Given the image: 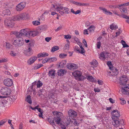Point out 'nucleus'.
<instances>
[{"label":"nucleus","mask_w":129,"mask_h":129,"mask_svg":"<svg viewBox=\"0 0 129 129\" xmlns=\"http://www.w3.org/2000/svg\"><path fill=\"white\" fill-rule=\"evenodd\" d=\"M26 4L25 2H21L18 4L16 6V9L17 11L22 10L25 7Z\"/></svg>","instance_id":"obj_11"},{"label":"nucleus","mask_w":129,"mask_h":129,"mask_svg":"<svg viewBox=\"0 0 129 129\" xmlns=\"http://www.w3.org/2000/svg\"><path fill=\"white\" fill-rule=\"evenodd\" d=\"M69 47V44H67L65 45V46L64 47V48L65 49L68 50Z\"/></svg>","instance_id":"obj_60"},{"label":"nucleus","mask_w":129,"mask_h":129,"mask_svg":"<svg viewBox=\"0 0 129 129\" xmlns=\"http://www.w3.org/2000/svg\"><path fill=\"white\" fill-rule=\"evenodd\" d=\"M20 32L23 36H26V37H28V35L27 33L28 31H27V29H25L21 30Z\"/></svg>","instance_id":"obj_23"},{"label":"nucleus","mask_w":129,"mask_h":129,"mask_svg":"<svg viewBox=\"0 0 129 129\" xmlns=\"http://www.w3.org/2000/svg\"><path fill=\"white\" fill-rule=\"evenodd\" d=\"M74 40L76 41V42H78L80 43H81L80 41H79V39L76 36H74L73 37Z\"/></svg>","instance_id":"obj_57"},{"label":"nucleus","mask_w":129,"mask_h":129,"mask_svg":"<svg viewBox=\"0 0 129 129\" xmlns=\"http://www.w3.org/2000/svg\"><path fill=\"white\" fill-rule=\"evenodd\" d=\"M119 31H118L116 33V37H117L119 35L122 33V31L120 29H119Z\"/></svg>","instance_id":"obj_51"},{"label":"nucleus","mask_w":129,"mask_h":129,"mask_svg":"<svg viewBox=\"0 0 129 129\" xmlns=\"http://www.w3.org/2000/svg\"><path fill=\"white\" fill-rule=\"evenodd\" d=\"M66 67L68 69L71 70H73L78 68V66L77 64L71 63H68Z\"/></svg>","instance_id":"obj_9"},{"label":"nucleus","mask_w":129,"mask_h":129,"mask_svg":"<svg viewBox=\"0 0 129 129\" xmlns=\"http://www.w3.org/2000/svg\"><path fill=\"white\" fill-rule=\"evenodd\" d=\"M120 103L122 105H124L126 104V101L124 100V99L122 98H120Z\"/></svg>","instance_id":"obj_44"},{"label":"nucleus","mask_w":129,"mask_h":129,"mask_svg":"<svg viewBox=\"0 0 129 129\" xmlns=\"http://www.w3.org/2000/svg\"><path fill=\"white\" fill-rule=\"evenodd\" d=\"M55 9L62 15H63L64 13L68 14L69 13V9L66 7H57L55 8Z\"/></svg>","instance_id":"obj_2"},{"label":"nucleus","mask_w":129,"mask_h":129,"mask_svg":"<svg viewBox=\"0 0 129 129\" xmlns=\"http://www.w3.org/2000/svg\"><path fill=\"white\" fill-rule=\"evenodd\" d=\"M110 28L112 30H115L118 28V26L117 25L112 24L110 25Z\"/></svg>","instance_id":"obj_32"},{"label":"nucleus","mask_w":129,"mask_h":129,"mask_svg":"<svg viewBox=\"0 0 129 129\" xmlns=\"http://www.w3.org/2000/svg\"><path fill=\"white\" fill-rule=\"evenodd\" d=\"M15 35L17 38H21V37L23 36L20 31L19 32H16L15 33Z\"/></svg>","instance_id":"obj_34"},{"label":"nucleus","mask_w":129,"mask_h":129,"mask_svg":"<svg viewBox=\"0 0 129 129\" xmlns=\"http://www.w3.org/2000/svg\"><path fill=\"white\" fill-rule=\"evenodd\" d=\"M7 61V59L6 58H1L0 59V63H4Z\"/></svg>","instance_id":"obj_45"},{"label":"nucleus","mask_w":129,"mask_h":129,"mask_svg":"<svg viewBox=\"0 0 129 129\" xmlns=\"http://www.w3.org/2000/svg\"><path fill=\"white\" fill-rule=\"evenodd\" d=\"M15 17V18H13V19L16 21L25 20L28 18V15L26 13H22Z\"/></svg>","instance_id":"obj_3"},{"label":"nucleus","mask_w":129,"mask_h":129,"mask_svg":"<svg viewBox=\"0 0 129 129\" xmlns=\"http://www.w3.org/2000/svg\"><path fill=\"white\" fill-rule=\"evenodd\" d=\"M63 26L62 25H60L59 27H58L57 29H56L55 30L56 31H57L60 30H61L63 28Z\"/></svg>","instance_id":"obj_50"},{"label":"nucleus","mask_w":129,"mask_h":129,"mask_svg":"<svg viewBox=\"0 0 129 129\" xmlns=\"http://www.w3.org/2000/svg\"><path fill=\"white\" fill-rule=\"evenodd\" d=\"M114 121V123L115 124H113L114 126L115 127H117L118 126L120 125V122L119 120L117 119H115L114 120H113Z\"/></svg>","instance_id":"obj_33"},{"label":"nucleus","mask_w":129,"mask_h":129,"mask_svg":"<svg viewBox=\"0 0 129 129\" xmlns=\"http://www.w3.org/2000/svg\"><path fill=\"white\" fill-rule=\"evenodd\" d=\"M69 116L72 118H75L77 115V112L72 110H70L68 112Z\"/></svg>","instance_id":"obj_14"},{"label":"nucleus","mask_w":129,"mask_h":129,"mask_svg":"<svg viewBox=\"0 0 129 129\" xmlns=\"http://www.w3.org/2000/svg\"><path fill=\"white\" fill-rule=\"evenodd\" d=\"M24 43V41L22 38H17L14 40L13 45L16 47H20L22 46Z\"/></svg>","instance_id":"obj_4"},{"label":"nucleus","mask_w":129,"mask_h":129,"mask_svg":"<svg viewBox=\"0 0 129 129\" xmlns=\"http://www.w3.org/2000/svg\"><path fill=\"white\" fill-rule=\"evenodd\" d=\"M95 28V27L93 25H92L90 26L88 29L89 30L90 32L93 31Z\"/></svg>","instance_id":"obj_38"},{"label":"nucleus","mask_w":129,"mask_h":129,"mask_svg":"<svg viewBox=\"0 0 129 129\" xmlns=\"http://www.w3.org/2000/svg\"><path fill=\"white\" fill-rule=\"evenodd\" d=\"M128 79L126 76L123 75L120 78L119 83L121 85L125 86L121 88L122 93L124 94H129V91L128 92V90L129 89V83L127 82Z\"/></svg>","instance_id":"obj_1"},{"label":"nucleus","mask_w":129,"mask_h":129,"mask_svg":"<svg viewBox=\"0 0 129 129\" xmlns=\"http://www.w3.org/2000/svg\"><path fill=\"white\" fill-rule=\"evenodd\" d=\"M109 53L106 51H103L101 52L99 57L101 60H105V59L108 58Z\"/></svg>","instance_id":"obj_13"},{"label":"nucleus","mask_w":129,"mask_h":129,"mask_svg":"<svg viewBox=\"0 0 129 129\" xmlns=\"http://www.w3.org/2000/svg\"><path fill=\"white\" fill-rule=\"evenodd\" d=\"M126 3L123 4H122L119 5L118 6H119L118 8H121L122 7H123V6H126Z\"/></svg>","instance_id":"obj_62"},{"label":"nucleus","mask_w":129,"mask_h":129,"mask_svg":"<svg viewBox=\"0 0 129 129\" xmlns=\"http://www.w3.org/2000/svg\"><path fill=\"white\" fill-rule=\"evenodd\" d=\"M0 106L2 107H6V108L9 107V105L6 100V99H2L0 101Z\"/></svg>","instance_id":"obj_12"},{"label":"nucleus","mask_w":129,"mask_h":129,"mask_svg":"<svg viewBox=\"0 0 129 129\" xmlns=\"http://www.w3.org/2000/svg\"><path fill=\"white\" fill-rule=\"evenodd\" d=\"M43 66V64H37V66H36L34 67V69H37L42 67Z\"/></svg>","instance_id":"obj_47"},{"label":"nucleus","mask_w":129,"mask_h":129,"mask_svg":"<svg viewBox=\"0 0 129 129\" xmlns=\"http://www.w3.org/2000/svg\"><path fill=\"white\" fill-rule=\"evenodd\" d=\"M123 18L126 19H129V16H127L126 15H125L124 14H122L121 16Z\"/></svg>","instance_id":"obj_56"},{"label":"nucleus","mask_w":129,"mask_h":129,"mask_svg":"<svg viewBox=\"0 0 129 129\" xmlns=\"http://www.w3.org/2000/svg\"><path fill=\"white\" fill-rule=\"evenodd\" d=\"M6 46L7 49H10L11 47V45L9 43L6 42Z\"/></svg>","instance_id":"obj_54"},{"label":"nucleus","mask_w":129,"mask_h":129,"mask_svg":"<svg viewBox=\"0 0 129 129\" xmlns=\"http://www.w3.org/2000/svg\"><path fill=\"white\" fill-rule=\"evenodd\" d=\"M100 8L101 10H103V13L106 14L108 15H111L112 14L111 12L107 10L105 8L100 7Z\"/></svg>","instance_id":"obj_24"},{"label":"nucleus","mask_w":129,"mask_h":129,"mask_svg":"<svg viewBox=\"0 0 129 129\" xmlns=\"http://www.w3.org/2000/svg\"><path fill=\"white\" fill-rule=\"evenodd\" d=\"M87 79L88 80L92 82H95L96 81V80L92 76H88Z\"/></svg>","instance_id":"obj_29"},{"label":"nucleus","mask_w":129,"mask_h":129,"mask_svg":"<svg viewBox=\"0 0 129 129\" xmlns=\"http://www.w3.org/2000/svg\"><path fill=\"white\" fill-rule=\"evenodd\" d=\"M85 76H81H81H80L79 77V79L81 81L85 79Z\"/></svg>","instance_id":"obj_61"},{"label":"nucleus","mask_w":129,"mask_h":129,"mask_svg":"<svg viewBox=\"0 0 129 129\" xmlns=\"http://www.w3.org/2000/svg\"><path fill=\"white\" fill-rule=\"evenodd\" d=\"M75 49L77 52L78 53H81L80 52V48L78 47L77 46H76L75 47Z\"/></svg>","instance_id":"obj_49"},{"label":"nucleus","mask_w":129,"mask_h":129,"mask_svg":"<svg viewBox=\"0 0 129 129\" xmlns=\"http://www.w3.org/2000/svg\"><path fill=\"white\" fill-rule=\"evenodd\" d=\"M38 31L36 30H32L28 31V37H34L37 36L38 33Z\"/></svg>","instance_id":"obj_15"},{"label":"nucleus","mask_w":129,"mask_h":129,"mask_svg":"<svg viewBox=\"0 0 129 129\" xmlns=\"http://www.w3.org/2000/svg\"><path fill=\"white\" fill-rule=\"evenodd\" d=\"M43 83L41 81L39 80L37 82V87L39 88L42 86L43 85Z\"/></svg>","instance_id":"obj_40"},{"label":"nucleus","mask_w":129,"mask_h":129,"mask_svg":"<svg viewBox=\"0 0 129 129\" xmlns=\"http://www.w3.org/2000/svg\"><path fill=\"white\" fill-rule=\"evenodd\" d=\"M91 65L93 66L94 67H96L98 64V62L95 59H94L93 61L90 62Z\"/></svg>","instance_id":"obj_36"},{"label":"nucleus","mask_w":129,"mask_h":129,"mask_svg":"<svg viewBox=\"0 0 129 129\" xmlns=\"http://www.w3.org/2000/svg\"><path fill=\"white\" fill-rule=\"evenodd\" d=\"M24 54L26 55L29 56L33 54V51L31 47H29L28 49L24 51Z\"/></svg>","instance_id":"obj_18"},{"label":"nucleus","mask_w":129,"mask_h":129,"mask_svg":"<svg viewBox=\"0 0 129 129\" xmlns=\"http://www.w3.org/2000/svg\"><path fill=\"white\" fill-rule=\"evenodd\" d=\"M107 64L108 66L109 67L110 69H111L113 67L111 68L110 66L112 67V65L111 62L110 61H108L107 62Z\"/></svg>","instance_id":"obj_52"},{"label":"nucleus","mask_w":129,"mask_h":129,"mask_svg":"<svg viewBox=\"0 0 129 129\" xmlns=\"http://www.w3.org/2000/svg\"><path fill=\"white\" fill-rule=\"evenodd\" d=\"M66 72V71L64 69H60L58 70L57 72V74L59 76H63L64 74H65Z\"/></svg>","instance_id":"obj_22"},{"label":"nucleus","mask_w":129,"mask_h":129,"mask_svg":"<svg viewBox=\"0 0 129 129\" xmlns=\"http://www.w3.org/2000/svg\"><path fill=\"white\" fill-rule=\"evenodd\" d=\"M59 49V47L58 46H55L52 48L51 51L52 52H54Z\"/></svg>","instance_id":"obj_42"},{"label":"nucleus","mask_w":129,"mask_h":129,"mask_svg":"<svg viewBox=\"0 0 129 129\" xmlns=\"http://www.w3.org/2000/svg\"><path fill=\"white\" fill-rule=\"evenodd\" d=\"M109 7L111 8H118L119 6L118 5L117 6L115 5H111Z\"/></svg>","instance_id":"obj_58"},{"label":"nucleus","mask_w":129,"mask_h":129,"mask_svg":"<svg viewBox=\"0 0 129 129\" xmlns=\"http://www.w3.org/2000/svg\"><path fill=\"white\" fill-rule=\"evenodd\" d=\"M4 83L5 86L10 87L13 85V81L12 79L8 78L4 80Z\"/></svg>","instance_id":"obj_10"},{"label":"nucleus","mask_w":129,"mask_h":129,"mask_svg":"<svg viewBox=\"0 0 129 129\" xmlns=\"http://www.w3.org/2000/svg\"><path fill=\"white\" fill-rule=\"evenodd\" d=\"M67 61L66 60H63L62 61L59 63V67L61 68H63L64 66L65 65Z\"/></svg>","instance_id":"obj_30"},{"label":"nucleus","mask_w":129,"mask_h":129,"mask_svg":"<svg viewBox=\"0 0 129 129\" xmlns=\"http://www.w3.org/2000/svg\"><path fill=\"white\" fill-rule=\"evenodd\" d=\"M112 118L113 120L118 119L120 116V113L117 110H114L112 113Z\"/></svg>","instance_id":"obj_8"},{"label":"nucleus","mask_w":129,"mask_h":129,"mask_svg":"<svg viewBox=\"0 0 129 129\" xmlns=\"http://www.w3.org/2000/svg\"><path fill=\"white\" fill-rule=\"evenodd\" d=\"M2 13L4 15H10L11 14L10 11L9 9L4 10L3 11Z\"/></svg>","instance_id":"obj_31"},{"label":"nucleus","mask_w":129,"mask_h":129,"mask_svg":"<svg viewBox=\"0 0 129 129\" xmlns=\"http://www.w3.org/2000/svg\"><path fill=\"white\" fill-rule=\"evenodd\" d=\"M118 8L122 14H125L127 13V10L126 8L122 7L121 8Z\"/></svg>","instance_id":"obj_27"},{"label":"nucleus","mask_w":129,"mask_h":129,"mask_svg":"<svg viewBox=\"0 0 129 129\" xmlns=\"http://www.w3.org/2000/svg\"><path fill=\"white\" fill-rule=\"evenodd\" d=\"M79 46L81 49V50H80L81 53L83 54V53H85V51L84 50V49L83 48L81 44L79 45Z\"/></svg>","instance_id":"obj_39"},{"label":"nucleus","mask_w":129,"mask_h":129,"mask_svg":"<svg viewBox=\"0 0 129 129\" xmlns=\"http://www.w3.org/2000/svg\"><path fill=\"white\" fill-rule=\"evenodd\" d=\"M33 23L35 25L37 26L39 25L40 23L38 21H35L33 22Z\"/></svg>","instance_id":"obj_41"},{"label":"nucleus","mask_w":129,"mask_h":129,"mask_svg":"<svg viewBox=\"0 0 129 129\" xmlns=\"http://www.w3.org/2000/svg\"><path fill=\"white\" fill-rule=\"evenodd\" d=\"M5 98L6 99L7 98L6 100L7 103H8L9 105L16 99V98H14V97H0V98Z\"/></svg>","instance_id":"obj_21"},{"label":"nucleus","mask_w":129,"mask_h":129,"mask_svg":"<svg viewBox=\"0 0 129 129\" xmlns=\"http://www.w3.org/2000/svg\"><path fill=\"white\" fill-rule=\"evenodd\" d=\"M47 28L46 25H43L39 26L38 29V32L40 33L42 31H45Z\"/></svg>","instance_id":"obj_17"},{"label":"nucleus","mask_w":129,"mask_h":129,"mask_svg":"<svg viewBox=\"0 0 129 129\" xmlns=\"http://www.w3.org/2000/svg\"><path fill=\"white\" fill-rule=\"evenodd\" d=\"M11 90L9 88L7 87H2L1 90V93L4 95H8L10 94Z\"/></svg>","instance_id":"obj_6"},{"label":"nucleus","mask_w":129,"mask_h":129,"mask_svg":"<svg viewBox=\"0 0 129 129\" xmlns=\"http://www.w3.org/2000/svg\"><path fill=\"white\" fill-rule=\"evenodd\" d=\"M75 4L79 6H85L87 5V4L80 3L77 2H76Z\"/></svg>","instance_id":"obj_37"},{"label":"nucleus","mask_w":129,"mask_h":129,"mask_svg":"<svg viewBox=\"0 0 129 129\" xmlns=\"http://www.w3.org/2000/svg\"><path fill=\"white\" fill-rule=\"evenodd\" d=\"M71 119H70V118H67V121H66V123H67V125L69 124L70 123V122H71Z\"/></svg>","instance_id":"obj_64"},{"label":"nucleus","mask_w":129,"mask_h":129,"mask_svg":"<svg viewBox=\"0 0 129 129\" xmlns=\"http://www.w3.org/2000/svg\"><path fill=\"white\" fill-rule=\"evenodd\" d=\"M67 55L66 54L62 53L61 54L59 55V57L61 58H63L66 57L67 56Z\"/></svg>","instance_id":"obj_46"},{"label":"nucleus","mask_w":129,"mask_h":129,"mask_svg":"<svg viewBox=\"0 0 129 129\" xmlns=\"http://www.w3.org/2000/svg\"><path fill=\"white\" fill-rule=\"evenodd\" d=\"M71 38V36L69 35H65L64 36V38L65 39H70Z\"/></svg>","instance_id":"obj_59"},{"label":"nucleus","mask_w":129,"mask_h":129,"mask_svg":"<svg viewBox=\"0 0 129 129\" xmlns=\"http://www.w3.org/2000/svg\"><path fill=\"white\" fill-rule=\"evenodd\" d=\"M13 18H15V16L12 17V18H9L8 19H6L5 20L4 23L5 25L8 26H13V21H16L14 20L13 19Z\"/></svg>","instance_id":"obj_7"},{"label":"nucleus","mask_w":129,"mask_h":129,"mask_svg":"<svg viewBox=\"0 0 129 129\" xmlns=\"http://www.w3.org/2000/svg\"><path fill=\"white\" fill-rule=\"evenodd\" d=\"M48 59L49 61L50 62H51L52 61H56L57 60V59L56 57H53L48 58Z\"/></svg>","instance_id":"obj_43"},{"label":"nucleus","mask_w":129,"mask_h":129,"mask_svg":"<svg viewBox=\"0 0 129 129\" xmlns=\"http://www.w3.org/2000/svg\"><path fill=\"white\" fill-rule=\"evenodd\" d=\"M34 85L33 84L30 87V90H28L27 91V96L26 97H31L32 96V95H30V94H31V93L32 92V90L33 89V87Z\"/></svg>","instance_id":"obj_28"},{"label":"nucleus","mask_w":129,"mask_h":129,"mask_svg":"<svg viewBox=\"0 0 129 129\" xmlns=\"http://www.w3.org/2000/svg\"><path fill=\"white\" fill-rule=\"evenodd\" d=\"M109 100L110 102L112 103H114L115 102V101L113 99L111 98H110L109 99Z\"/></svg>","instance_id":"obj_63"},{"label":"nucleus","mask_w":129,"mask_h":129,"mask_svg":"<svg viewBox=\"0 0 129 129\" xmlns=\"http://www.w3.org/2000/svg\"><path fill=\"white\" fill-rule=\"evenodd\" d=\"M53 114L54 115H56V117L54 118V121L56 123L59 124L61 120L60 116L62 114L61 112L57 111L53 112Z\"/></svg>","instance_id":"obj_5"},{"label":"nucleus","mask_w":129,"mask_h":129,"mask_svg":"<svg viewBox=\"0 0 129 129\" xmlns=\"http://www.w3.org/2000/svg\"><path fill=\"white\" fill-rule=\"evenodd\" d=\"M37 59V57L35 56H33L30 58L27 61V62L28 65H31Z\"/></svg>","instance_id":"obj_16"},{"label":"nucleus","mask_w":129,"mask_h":129,"mask_svg":"<svg viewBox=\"0 0 129 129\" xmlns=\"http://www.w3.org/2000/svg\"><path fill=\"white\" fill-rule=\"evenodd\" d=\"M49 55L48 53L45 52L41 53H39L37 55L38 58H40L41 57H45Z\"/></svg>","instance_id":"obj_26"},{"label":"nucleus","mask_w":129,"mask_h":129,"mask_svg":"<svg viewBox=\"0 0 129 129\" xmlns=\"http://www.w3.org/2000/svg\"><path fill=\"white\" fill-rule=\"evenodd\" d=\"M25 101L30 104L32 103V100L31 97H26Z\"/></svg>","instance_id":"obj_35"},{"label":"nucleus","mask_w":129,"mask_h":129,"mask_svg":"<svg viewBox=\"0 0 129 129\" xmlns=\"http://www.w3.org/2000/svg\"><path fill=\"white\" fill-rule=\"evenodd\" d=\"M101 43L100 41L98 42L96 44L97 48L100 49V48Z\"/></svg>","instance_id":"obj_55"},{"label":"nucleus","mask_w":129,"mask_h":129,"mask_svg":"<svg viewBox=\"0 0 129 129\" xmlns=\"http://www.w3.org/2000/svg\"><path fill=\"white\" fill-rule=\"evenodd\" d=\"M112 71L111 72L113 74L112 75L114 76H116L118 73V71L117 69L115 68H113L111 69Z\"/></svg>","instance_id":"obj_25"},{"label":"nucleus","mask_w":129,"mask_h":129,"mask_svg":"<svg viewBox=\"0 0 129 129\" xmlns=\"http://www.w3.org/2000/svg\"><path fill=\"white\" fill-rule=\"evenodd\" d=\"M55 71L54 69H51L50 70L48 73L49 76L51 78L54 77L55 76Z\"/></svg>","instance_id":"obj_20"},{"label":"nucleus","mask_w":129,"mask_h":129,"mask_svg":"<svg viewBox=\"0 0 129 129\" xmlns=\"http://www.w3.org/2000/svg\"><path fill=\"white\" fill-rule=\"evenodd\" d=\"M38 93H39L37 94V95L38 96H41V97H42L43 96V94L42 93V91L41 90H39Z\"/></svg>","instance_id":"obj_53"},{"label":"nucleus","mask_w":129,"mask_h":129,"mask_svg":"<svg viewBox=\"0 0 129 129\" xmlns=\"http://www.w3.org/2000/svg\"><path fill=\"white\" fill-rule=\"evenodd\" d=\"M48 121L51 124L54 125L55 123L54 122V120H51L50 118H48Z\"/></svg>","instance_id":"obj_48"},{"label":"nucleus","mask_w":129,"mask_h":129,"mask_svg":"<svg viewBox=\"0 0 129 129\" xmlns=\"http://www.w3.org/2000/svg\"><path fill=\"white\" fill-rule=\"evenodd\" d=\"M73 75L75 77L79 78L82 75V73L80 71L77 70L72 73Z\"/></svg>","instance_id":"obj_19"}]
</instances>
